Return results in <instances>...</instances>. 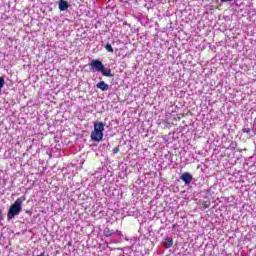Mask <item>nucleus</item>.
<instances>
[{
  "instance_id": "5",
  "label": "nucleus",
  "mask_w": 256,
  "mask_h": 256,
  "mask_svg": "<svg viewBox=\"0 0 256 256\" xmlns=\"http://www.w3.org/2000/svg\"><path fill=\"white\" fill-rule=\"evenodd\" d=\"M97 89L100 91H109V84L105 83V81H100L96 84Z\"/></svg>"
},
{
  "instance_id": "11",
  "label": "nucleus",
  "mask_w": 256,
  "mask_h": 256,
  "mask_svg": "<svg viewBox=\"0 0 256 256\" xmlns=\"http://www.w3.org/2000/svg\"><path fill=\"white\" fill-rule=\"evenodd\" d=\"M119 152V147H115L114 149H113V153L114 154H117Z\"/></svg>"
},
{
  "instance_id": "3",
  "label": "nucleus",
  "mask_w": 256,
  "mask_h": 256,
  "mask_svg": "<svg viewBox=\"0 0 256 256\" xmlns=\"http://www.w3.org/2000/svg\"><path fill=\"white\" fill-rule=\"evenodd\" d=\"M103 131H105V124L103 122H97L94 124V130L91 132L90 138L99 143L103 140Z\"/></svg>"
},
{
  "instance_id": "12",
  "label": "nucleus",
  "mask_w": 256,
  "mask_h": 256,
  "mask_svg": "<svg viewBox=\"0 0 256 256\" xmlns=\"http://www.w3.org/2000/svg\"><path fill=\"white\" fill-rule=\"evenodd\" d=\"M0 221H3V210L0 209Z\"/></svg>"
},
{
  "instance_id": "6",
  "label": "nucleus",
  "mask_w": 256,
  "mask_h": 256,
  "mask_svg": "<svg viewBox=\"0 0 256 256\" xmlns=\"http://www.w3.org/2000/svg\"><path fill=\"white\" fill-rule=\"evenodd\" d=\"M58 7L60 11H67V9H69V3L65 0H60Z\"/></svg>"
},
{
  "instance_id": "4",
  "label": "nucleus",
  "mask_w": 256,
  "mask_h": 256,
  "mask_svg": "<svg viewBox=\"0 0 256 256\" xmlns=\"http://www.w3.org/2000/svg\"><path fill=\"white\" fill-rule=\"evenodd\" d=\"M181 181H184L185 185H191V181H193V175L189 172H185L180 176Z\"/></svg>"
},
{
  "instance_id": "10",
  "label": "nucleus",
  "mask_w": 256,
  "mask_h": 256,
  "mask_svg": "<svg viewBox=\"0 0 256 256\" xmlns=\"http://www.w3.org/2000/svg\"><path fill=\"white\" fill-rule=\"evenodd\" d=\"M242 133H251V129L249 128H243Z\"/></svg>"
},
{
  "instance_id": "9",
  "label": "nucleus",
  "mask_w": 256,
  "mask_h": 256,
  "mask_svg": "<svg viewBox=\"0 0 256 256\" xmlns=\"http://www.w3.org/2000/svg\"><path fill=\"white\" fill-rule=\"evenodd\" d=\"M5 87V78L0 77V91Z\"/></svg>"
},
{
  "instance_id": "7",
  "label": "nucleus",
  "mask_w": 256,
  "mask_h": 256,
  "mask_svg": "<svg viewBox=\"0 0 256 256\" xmlns=\"http://www.w3.org/2000/svg\"><path fill=\"white\" fill-rule=\"evenodd\" d=\"M164 246L166 247V249H170V247H173V239L166 238L164 241Z\"/></svg>"
},
{
  "instance_id": "8",
  "label": "nucleus",
  "mask_w": 256,
  "mask_h": 256,
  "mask_svg": "<svg viewBox=\"0 0 256 256\" xmlns=\"http://www.w3.org/2000/svg\"><path fill=\"white\" fill-rule=\"evenodd\" d=\"M105 49H106V51H108V53H113V46H111V44H106L105 45Z\"/></svg>"
},
{
  "instance_id": "1",
  "label": "nucleus",
  "mask_w": 256,
  "mask_h": 256,
  "mask_svg": "<svg viewBox=\"0 0 256 256\" xmlns=\"http://www.w3.org/2000/svg\"><path fill=\"white\" fill-rule=\"evenodd\" d=\"M90 70L93 73H102L104 77H113V74L111 73L110 68H105V65H103V62L101 60H92L90 62Z\"/></svg>"
},
{
  "instance_id": "13",
  "label": "nucleus",
  "mask_w": 256,
  "mask_h": 256,
  "mask_svg": "<svg viewBox=\"0 0 256 256\" xmlns=\"http://www.w3.org/2000/svg\"><path fill=\"white\" fill-rule=\"evenodd\" d=\"M222 3H229V2H231V1H233V0H220Z\"/></svg>"
},
{
  "instance_id": "2",
  "label": "nucleus",
  "mask_w": 256,
  "mask_h": 256,
  "mask_svg": "<svg viewBox=\"0 0 256 256\" xmlns=\"http://www.w3.org/2000/svg\"><path fill=\"white\" fill-rule=\"evenodd\" d=\"M23 211V200L21 198H18L9 208L7 219L8 221H11V219H15L19 213Z\"/></svg>"
}]
</instances>
